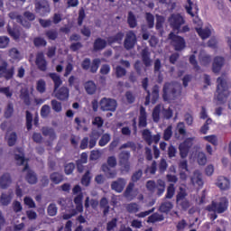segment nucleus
Instances as JSON below:
<instances>
[{
	"mask_svg": "<svg viewBox=\"0 0 231 231\" xmlns=\"http://www.w3.org/2000/svg\"><path fill=\"white\" fill-rule=\"evenodd\" d=\"M207 212H213L210 214V220L216 221L217 214H225L228 210V199L222 197L219 201L212 200L209 205L206 207Z\"/></svg>",
	"mask_w": 231,
	"mask_h": 231,
	"instance_id": "obj_1",
	"label": "nucleus"
},
{
	"mask_svg": "<svg viewBox=\"0 0 231 231\" xmlns=\"http://www.w3.org/2000/svg\"><path fill=\"white\" fill-rule=\"evenodd\" d=\"M178 91V84L176 82H166L162 88V98L164 102H171V100H176L180 95Z\"/></svg>",
	"mask_w": 231,
	"mask_h": 231,
	"instance_id": "obj_2",
	"label": "nucleus"
},
{
	"mask_svg": "<svg viewBox=\"0 0 231 231\" xmlns=\"http://www.w3.org/2000/svg\"><path fill=\"white\" fill-rule=\"evenodd\" d=\"M217 100L220 102V104H225L226 102V98L230 97V91H228V83L226 80L221 77L217 79Z\"/></svg>",
	"mask_w": 231,
	"mask_h": 231,
	"instance_id": "obj_3",
	"label": "nucleus"
},
{
	"mask_svg": "<svg viewBox=\"0 0 231 231\" xmlns=\"http://www.w3.org/2000/svg\"><path fill=\"white\" fill-rule=\"evenodd\" d=\"M146 189L151 194H154L157 189L156 195L160 198L161 196H163V193L165 192V180L159 179L157 180V184L154 180H147Z\"/></svg>",
	"mask_w": 231,
	"mask_h": 231,
	"instance_id": "obj_4",
	"label": "nucleus"
},
{
	"mask_svg": "<svg viewBox=\"0 0 231 231\" xmlns=\"http://www.w3.org/2000/svg\"><path fill=\"white\" fill-rule=\"evenodd\" d=\"M168 38L170 39L171 45L175 51H183V50L187 48V42H185V38L174 34V32H170Z\"/></svg>",
	"mask_w": 231,
	"mask_h": 231,
	"instance_id": "obj_5",
	"label": "nucleus"
},
{
	"mask_svg": "<svg viewBox=\"0 0 231 231\" xmlns=\"http://www.w3.org/2000/svg\"><path fill=\"white\" fill-rule=\"evenodd\" d=\"M100 59L96 58L92 60L89 58H85L81 62V68L84 71L90 70V73H97L98 71V68H100Z\"/></svg>",
	"mask_w": 231,
	"mask_h": 231,
	"instance_id": "obj_6",
	"label": "nucleus"
},
{
	"mask_svg": "<svg viewBox=\"0 0 231 231\" xmlns=\"http://www.w3.org/2000/svg\"><path fill=\"white\" fill-rule=\"evenodd\" d=\"M195 137H188L179 145L180 156V158H187L189 156V152H190V149H192V145H194Z\"/></svg>",
	"mask_w": 231,
	"mask_h": 231,
	"instance_id": "obj_7",
	"label": "nucleus"
},
{
	"mask_svg": "<svg viewBox=\"0 0 231 231\" xmlns=\"http://www.w3.org/2000/svg\"><path fill=\"white\" fill-rule=\"evenodd\" d=\"M15 73V68L11 67L8 69V61L3 60L0 64V79H5V80H11L14 79Z\"/></svg>",
	"mask_w": 231,
	"mask_h": 231,
	"instance_id": "obj_8",
	"label": "nucleus"
},
{
	"mask_svg": "<svg viewBox=\"0 0 231 231\" xmlns=\"http://www.w3.org/2000/svg\"><path fill=\"white\" fill-rule=\"evenodd\" d=\"M99 106L101 111H111L112 113H115L118 106V103H116V100L113 98L103 97L99 102Z\"/></svg>",
	"mask_w": 231,
	"mask_h": 231,
	"instance_id": "obj_9",
	"label": "nucleus"
},
{
	"mask_svg": "<svg viewBox=\"0 0 231 231\" xmlns=\"http://www.w3.org/2000/svg\"><path fill=\"white\" fill-rule=\"evenodd\" d=\"M129 158H131V152L129 151H122L119 153V165L125 172H129L131 171Z\"/></svg>",
	"mask_w": 231,
	"mask_h": 231,
	"instance_id": "obj_10",
	"label": "nucleus"
},
{
	"mask_svg": "<svg viewBox=\"0 0 231 231\" xmlns=\"http://www.w3.org/2000/svg\"><path fill=\"white\" fill-rule=\"evenodd\" d=\"M169 23L172 30L180 32L181 25L185 24V19L180 14H172L169 18Z\"/></svg>",
	"mask_w": 231,
	"mask_h": 231,
	"instance_id": "obj_11",
	"label": "nucleus"
},
{
	"mask_svg": "<svg viewBox=\"0 0 231 231\" xmlns=\"http://www.w3.org/2000/svg\"><path fill=\"white\" fill-rule=\"evenodd\" d=\"M136 42H138V40L136 38V33H134V31H129L126 32L125 42H124V47L129 51L133 50L134 46H136Z\"/></svg>",
	"mask_w": 231,
	"mask_h": 231,
	"instance_id": "obj_12",
	"label": "nucleus"
},
{
	"mask_svg": "<svg viewBox=\"0 0 231 231\" xmlns=\"http://www.w3.org/2000/svg\"><path fill=\"white\" fill-rule=\"evenodd\" d=\"M7 33L14 39V41H18V39H21V27H19L17 24L12 23H8L6 26Z\"/></svg>",
	"mask_w": 231,
	"mask_h": 231,
	"instance_id": "obj_13",
	"label": "nucleus"
},
{
	"mask_svg": "<svg viewBox=\"0 0 231 231\" xmlns=\"http://www.w3.org/2000/svg\"><path fill=\"white\" fill-rule=\"evenodd\" d=\"M26 171H27V174L25 176L26 181L29 182L30 185H35V183H37L38 181L37 174L35 173V171L30 170V166L28 165V163L25 164V166L22 170V172H26Z\"/></svg>",
	"mask_w": 231,
	"mask_h": 231,
	"instance_id": "obj_14",
	"label": "nucleus"
},
{
	"mask_svg": "<svg viewBox=\"0 0 231 231\" xmlns=\"http://www.w3.org/2000/svg\"><path fill=\"white\" fill-rule=\"evenodd\" d=\"M125 185H127V180L124 178H118L116 180L112 181L111 189L120 194L125 189Z\"/></svg>",
	"mask_w": 231,
	"mask_h": 231,
	"instance_id": "obj_15",
	"label": "nucleus"
},
{
	"mask_svg": "<svg viewBox=\"0 0 231 231\" xmlns=\"http://www.w3.org/2000/svg\"><path fill=\"white\" fill-rule=\"evenodd\" d=\"M35 8L36 12L40 14L42 17H46L48 14H50L51 9H50V5L45 1V2H37L35 4Z\"/></svg>",
	"mask_w": 231,
	"mask_h": 231,
	"instance_id": "obj_16",
	"label": "nucleus"
},
{
	"mask_svg": "<svg viewBox=\"0 0 231 231\" xmlns=\"http://www.w3.org/2000/svg\"><path fill=\"white\" fill-rule=\"evenodd\" d=\"M35 64L40 71H46L48 69V61H46L43 52H39L36 55Z\"/></svg>",
	"mask_w": 231,
	"mask_h": 231,
	"instance_id": "obj_17",
	"label": "nucleus"
},
{
	"mask_svg": "<svg viewBox=\"0 0 231 231\" xmlns=\"http://www.w3.org/2000/svg\"><path fill=\"white\" fill-rule=\"evenodd\" d=\"M223 66H225V58L221 56H216L212 63V71L213 73H219Z\"/></svg>",
	"mask_w": 231,
	"mask_h": 231,
	"instance_id": "obj_18",
	"label": "nucleus"
},
{
	"mask_svg": "<svg viewBox=\"0 0 231 231\" xmlns=\"http://www.w3.org/2000/svg\"><path fill=\"white\" fill-rule=\"evenodd\" d=\"M100 136H102V132H100L98 129L97 128H93L91 133L89 134V149H93V147H95V145H97V142H98V139L100 138Z\"/></svg>",
	"mask_w": 231,
	"mask_h": 231,
	"instance_id": "obj_19",
	"label": "nucleus"
},
{
	"mask_svg": "<svg viewBox=\"0 0 231 231\" xmlns=\"http://www.w3.org/2000/svg\"><path fill=\"white\" fill-rule=\"evenodd\" d=\"M58 100H68L69 98V88L68 87H61L55 94Z\"/></svg>",
	"mask_w": 231,
	"mask_h": 231,
	"instance_id": "obj_20",
	"label": "nucleus"
},
{
	"mask_svg": "<svg viewBox=\"0 0 231 231\" xmlns=\"http://www.w3.org/2000/svg\"><path fill=\"white\" fill-rule=\"evenodd\" d=\"M142 61L145 68L152 66V60H151V52L147 49H143L141 52Z\"/></svg>",
	"mask_w": 231,
	"mask_h": 231,
	"instance_id": "obj_21",
	"label": "nucleus"
},
{
	"mask_svg": "<svg viewBox=\"0 0 231 231\" xmlns=\"http://www.w3.org/2000/svg\"><path fill=\"white\" fill-rule=\"evenodd\" d=\"M12 185V175L5 172L0 177V188L8 189Z\"/></svg>",
	"mask_w": 231,
	"mask_h": 231,
	"instance_id": "obj_22",
	"label": "nucleus"
},
{
	"mask_svg": "<svg viewBox=\"0 0 231 231\" xmlns=\"http://www.w3.org/2000/svg\"><path fill=\"white\" fill-rule=\"evenodd\" d=\"M107 47V41L102 38H97L93 43V50L95 51H102V50H106Z\"/></svg>",
	"mask_w": 231,
	"mask_h": 231,
	"instance_id": "obj_23",
	"label": "nucleus"
},
{
	"mask_svg": "<svg viewBox=\"0 0 231 231\" xmlns=\"http://www.w3.org/2000/svg\"><path fill=\"white\" fill-rule=\"evenodd\" d=\"M190 181L194 187H199V189H201V187H203V179L201 177V173L198 171H194Z\"/></svg>",
	"mask_w": 231,
	"mask_h": 231,
	"instance_id": "obj_24",
	"label": "nucleus"
},
{
	"mask_svg": "<svg viewBox=\"0 0 231 231\" xmlns=\"http://www.w3.org/2000/svg\"><path fill=\"white\" fill-rule=\"evenodd\" d=\"M142 86L144 91H146L147 96L145 97L144 106H149L151 104V90H149V78H144L142 80Z\"/></svg>",
	"mask_w": 231,
	"mask_h": 231,
	"instance_id": "obj_25",
	"label": "nucleus"
},
{
	"mask_svg": "<svg viewBox=\"0 0 231 231\" xmlns=\"http://www.w3.org/2000/svg\"><path fill=\"white\" fill-rule=\"evenodd\" d=\"M138 126L140 128L147 127V112L145 111V107H143V106L140 107V116H139Z\"/></svg>",
	"mask_w": 231,
	"mask_h": 231,
	"instance_id": "obj_26",
	"label": "nucleus"
},
{
	"mask_svg": "<svg viewBox=\"0 0 231 231\" xmlns=\"http://www.w3.org/2000/svg\"><path fill=\"white\" fill-rule=\"evenodd\" d=\"M198 35L200 37V39H202V41H205L206 39H208V37H210L212 35V31H210V28L206 27V28H196L195 29Z\"/></svg>",
	"mask_w": 231,
	"mask_h": 231,
	"instance_id": "obj_27",
	"label": "nucleus"
},
{
	"mask_svg": "<svg viewBox=\"0 0 231 231\" xmlns=\"http://www.w3.org/2000/svg\"><path fill=\"white\" fill-rule=\"evenodd\" d=\"M217 186L219 187L221 190H228L230 189V180L226 177H218Z\"/></svg>",
	"mask_w": 231,
	"mask_h": 231,
	"instance_id": "obj_28",
	"label": "nucleus"
},
{
	"mask_svg": "<svg viewBox=\"0 0 231 231\" xmlns=\"http://www.w3.org/2000/svg\"><path fill=\"white\" fill-rule=\"evenodd\" d=\"M122 41H124V32H122L107 38L108 44H122Z\"/></svg>",
	"mask_w": 231,
	"mask_h": 231,
	"instance_id": "obj_29",
	"label": "nucleus"
},
{
	"mask_svg": "<svg viewBox=\"0 0 231 231\" xmlns=\"http://www.w3.org/2000/svg\"><path fill=\"white\" fill-rule=\"evenodd\" d=\"M49 77L54 82V91H57V89L62 86V79H60V75L55 72H51L49 73Z\"/></svg>",
	"mask_w": 231,
	"mask_h": 231,
	"instance_id": "obj_30",
	"label": "nucleus"
},
{
	"mask_svg": "<svg viewBox=\"0 0 231 231\" xmlns=\"http://www.w3.org/2000/svg\"><path fill=\"white\" fill-rule=\"evenodd\" d=\"M176 131L178 134H175V136L178 140L180 136H187V127L185 126V123L179 122L176 126Z\"/></svg>",
	"mask_w": 231,
	"mask_h": 231,
	"instance_id": "obj_31",
	"label": "nucleus"
},
{
	"mask_svg": "<svg viewBox=\"0 0 231 231\" xmlns=\"http://www.w3.org/2000/svg\"><path fill=\"white\" fill-rule=\"evenodd\" d=\"M50 180L52 183H54V185H59L64 181V175H62L60 172L54 171L51 173Z\"/></svg>",
	"mask_w": 231,
	"mask_h": 231,
	"instance_id": "obj_32",
	"label": "nucleus"
},
{
	"mask_svg": "<svg viewBox=\"0 0 231 231\" xmlns=\"http://www.w3.org/2000/svg\"><path fill=\"white\" fill-rule=\"evenodd\" d=\"M82 199H84V194L79 193L74 198V203L76 205V210L78 212H84V205L82 204Z\"/></svg>",
	"mask_w": 231,
	"mask_h": 231,
	"instance_id": "obj_33",
	"label": "nucleus"
},
{
	"mask_svg": "<svg viewBox=\"0 0 231 231\" xmlns=\"http://www.w3.org/2000/svg\"><path fill=\"white\" fill-rule=\"evenodd\" d=\"M42 133L43 136H49V139L53 142V140H57V134H55V130L51 127H42Z\"/></svg>",
	"mask_w": 231,
	"mask_h": 231,
	"instance_id": "obj_34",
	"label": "nucleus"
},
{
	"mask_svg": "<svg viewBox=\"0 0 231 231\" xmlns=\"http://www.w3.org/2000/svg\"><path fill=\"white\" fill-rule=\"evenodd\" d=\"M127 24L129 28H136L138 26V20H136V16L133 11L128 12Z\"/></svg>",
	"mask_w": 231,
	"mask_h": 231,
	"instance_id": "obj_35",
	"label": "nucleus"
},
{
	"mask_svg": "<svg viewBox=\"0 0 231 231\" xmlns=\"http://www.w3.org/2000/svg\"><path fill=\"white\" fill-rule=\"evenodd\" d=\"M99 207L100 208H103V215L107 216L109 214V200H107V198L103 197L99 201Z\"/></svg>",
	"mask_w": 231,
	"mask_h": 231,
	"instance_id": "obj_36",
	"label": "nucleus"
},
{
	"mask_svg": "<svg viewBox=\"0 0 231 231\" xmlns=\"http://www.w3.org/2000/svg\"><path fill=\"white\" fill-rule=\"evenodd\" d=\"M125 210L128 212V214H136L140 212V205H138L136 202H131L126 204Z\"/></svg>",
	"mask_w": 231,
	"mask_h": 231,
	"instance_id": "obj_37",
	"label": "nucleus"
},
{
	"mask_svg": "<svg viewBox=\"0 0 231 231\" xmlns=\"http://www.w3.org/2000/svg\"><path fill=\"white\" fill-rule=\"evenodd\" d=\"M188 5H185L184 8L187 12V14H189V15H190L191 17H195L196 14H194V12H192V8H194V10H196V14H198V5H194V3H192V0H187Z\"/></svg>",
	"mask_w": 231,
	"mask_h": 231,
	"instance_id": "obj_38",
	"label": "nucleus"
},
{
	"mask_svg": "<svg viewBox=\"0 0 231 231\" xmlns=\"http://www.w3.org/2000/svg\"><path fill=\"white\" fill-rule=\"evenodd\" d=\"M134 189V182H129L124 192V196L125 198H126V199H134V197H133Z\"/></svg>",
	"mask_w": 231,
	"mask_h": 231,
	"instance_id": "obj_39",
	"label": "nucleus"
},
{
	"mask_svg": "<svg viewBox=\"0 0 231 231\" xmlns=\"http://www.w3.org/2000/svg\"><path fill=\"white\" fill-rule=\"evenodd\" d=\"M142 136L144 142L147 143V145H152V134L151 133V130H143Z\"/></svg>",
	"mask_w": 231,
	"mask_h": 231,
	"instance_id": "obj_40",
	"label": "nucleus"
},
{
	"mask_svg": "<svg viewBox=\"0 0 231 231\" xmlns=\"http://www.w3.org/2000/svg\"><path fill=\"white\" fill-rule=\"evenodd\" d=\"M85 91L88 95H95L97 93V85L93 81H88L85 84Z\"/></svg>",
	"mask_w": 231,
	"mask_h": 231,
	"instance_id": "obj_41",
	"label": "nucleus"
},
{
	"mask_svg": "<svg viewBox=\"0 0 231 231\" xmlns=\"http://www.w3.org/2000/svg\"><path fill=\"white\" fill-rule=\"evenodd\" d=\"M12 193L6 194L2 193L0 197V203L3 205V207H8L10 203H12Z\"/></svg>",
	"mask_w": 231,
	"mask_h": 231,
	"instance_id": "obj_42",
	"label": "nucleus"
},
{
	"mask_svg": "<svg viewBox=\"0 0 231 231\" xmlns=\"http://www.w3.org/2000/svg\"><path fill=\"white\" fill-rule=\"evenodd\" d=\"M160 98V87L158 85L153 86L152 90V104L154 105Z\"/></svg>",
	"mask_w": 231,
	"mask_h": 231,
	"instance_id": "obj_43",
	"label": "nucleus"
},
{
	"mask_svg": "<svg viewBox=\"0 0 231 231\" xmlns=\"http://www.w3.org/2000/svg\"><path fill=\"white\" fill-rule=\"evenodd\" d=\"M102 171L106 174L107 178H110L111 180L116 178V171H111L107 164L102 165Z\"/></svg>",
	"mask_w": 231,
	"mask_h": 231,
	"instance_id": "obj_44",
	"label": "nucleus"
},
{
	"mask_svg": "<svg viewBox=\"0 0 231 231\" xmlns=\"http://www.w3.org/2000/svg\"><path fill=\"white\" fill-rule=\"evenodd\" d=\"M187 196H188L187 189L180 187L179 189L178 194L176 195V203L180 204V201H183L184 199H186Z\"/></svg>",
	"mask_w": 231,
	"mask_h": 231,
	"instance_id": "obj_45",
	"label": "nucleus"
},
{
	"mask_svg": "<svg viewBox=\"0 0 231 231\" xmlns=\"http://www.w3.org/2000/svg\"><path fill=\"white\" fill-rule=\"evenodd\" d=\"M172 202L167 201L161 204L159 210L163 214H169L172 210Z\"/></svg>",
	"mask_w": 231,
	"mask_h": 231,
	"instance_id": "obj_46",
	"label": "nucleus"
},
{
	"mask_svg": "<svg viewBox=\"0 0 231 231\" xmlns=\"http://www.w3.org/2000/svg\"><path fill=\"white\" fill-rule=\"evenodd\" d=\"M111 142V134H104L101 135V138L98 142L99 147H106Z\"/></svg>",
	"mask_w": 231,
	"mask_h": 231,
	"instance_id": "obj_47",
	"label": "nucleus"
},
{
	"mask_svg": "<svg viewBox=\"0 0 231 231\" xmlns=\"http://www.w3.org/2000/svg\"><path fill=\"white\" fill-rule=\"evenodd\" d=\"M20 98L23 101L25 106H31L32 100L30 99V92H28V90L21 91Z\"/></svg>",
	"mask_w": 231,
	"mask_h": 231,
	"instance_id": "obj_48",
	"label": "nucleus"
},
{
	"mask_svg": "<svg viewBox=\"0 0 231 231\" xmlns=\"http://www.w3.org/2000/svg\"><path fill=\"white\" fill-rule=\"evenodd\" d=\"M25 115L27 131H32V127L33 126V115H32V113L28 110L25 112Z\"/></svg>",
	"mask_w": 231,
	"mask_h": 231,
	"instance_id": "obj_49",
	"label": "nucleus"
},
{
	"mask_svg": "<svg viewBox=\"0 0 231 231\" xmlns=\"http://www.w3.org/2000/svg\"><path fill=\"white\" fill-rule=\"evenodd\" d=\"M47 44L48 42H46L42 37H35L33 39V45L35 48H44Z\"/></svg>",
	"mask_w": 231,
	"mask_h": 231,
	"instance_id": "obj_50",
	"label": "nucleus"
},
{
	"mask_svg": "<svg viewBox=\"0 0 231 231\" xmlns=\"http://www.w3.org/2000/svg\"><path fill=\"white\" fill-rule=\"evenodd\" d=\"M165 219V217L163 215L153 213L148 217V223H157V221H163Z\"/></svg>",
	"mask_w": 231,
	"mask_h": 231,
	"instance_id": "obj_51",
	"label": "nucleus"
},
{
	"mask_svg": "<svg viewBox=\"0 0 231 231\" xmlns=\"http://www.w3.org/2000/svg\"><path fill=\"white\" fill-rule=\"evenodd\" d=\"M174 194H176V188L174 187V184L171 183L167 188L165 195L166 199H172V198H174Z\"/></svg>",
	"mask_w": 231,
	"mask_h": 231,
	"instance_id": "obj_52",
	"label": "nucleus"
},
{
	"mask_svg": "<svg viewBox=\"0 0 231 231\" xmlns=\"http://www.w3.org/2000/svg\"><path fill=\"white\" fill-rule=\"evenodd\" d=\"M36 91L38 93H46V81L44 79H39L36 83Z\"/></svg>",
	"mask_w": 231,
	"mask_h": 231,
	"instance_id": "obj_53",
	"label": "nucleus"
},
{
	"mask_svg": "<svg viewBox=\"0 0 231 231\" xmlns=\"http://www.w3.org/2000/svg\"><path fill=\"white\" fill-rule=\"evenodd\" d=\"M91 172L89 171H87L85 174L81 178V184L84 185V187H89V183H91Z\"/></svg>",
	"mask_w": 231,
	"mask_h": 231,
	"instance_id": "obj_54",
	"label": "nucleus"
},
{
	"mask_svg": "<svg viewBox=\"0 0 231 231\" xmlns=\"http://www.w3.org/2000/svg\"><path fill=\"white\" fill-rule=\"evenodd\" d=\"M199 62L201 66H208L212 62V56L208 54H204L199 57Z\"/></svg>",
	"mask_w": 231,
	"mask_h": 231,
	"instance_id": "obj_55",
	"label": "nucleus"
},
{
	"mask_svg": "<svg viewBox=\"0 0 231 231\" xmlns=\"http://www.w3.org/2000/svg\"><path fill=\"white\" fill-rule=\"evenodd\" d=\"M145 19L148 24V28L150 30L154 28V15L151 13H145Z\"/></svg>",
	"mask_w": 231,
	"mask_h": 231,
	"instance_id": "obj_56",
	"label": "nucleus"
},
{
	"mask_svg": "<svg viewBox=\"0 0 231 231\" xmlns=\"http://www.w3.org/2000/svg\"><path fill=\"white\" fill-rule=\"evenodd\" d=\"M51 106L55 113H60V111H62V103L57 101L56 99H52L51 101Z\"/></svg>",
	"mask_w": 231,
	"mask_h": 231,
	"instance_id": "obj_57",
	"label": "nucleus"
},
{
	"mask_svg": "<svg viewBox=\"0 0 231 231\" xmlns=\"http://www.w3.org/2000/svg\"><path fill=\"white\" fill-rule=\"evenodd\" d=\"M13 115H14V104L8 103L5 110L4 116L5 118H12Z\"/></svg>",
	"mask_w": 231,
	"mask_h": 231,
	"instance_id": "obj_58",
	"label": "nucleus"
},
{
	"mask_svg": "<svg viewBox=\"0 0 231 231\" xmlns=\"http://www.w3.org/2000/svg\"><path fill=\"white\" fill-rule=\"evenodd\" d=\"M160 113H162V106L157 105L152 111L153 122H160Z\"/></svg>",
	"mask_w": 231,
	"mask_h": 231,
	"instance_id": "obj_59",
	"label": "nucleus"
},
{
	"mask_svg": "<svg viewBox=\"0 0 231 231\" xmlns=\"http://www.w3.org/2000/svg\"><path fill=\"white\" fill-rule=\"evenodd\" d=\"M125 75H127V70L125 68L120 65L116 67V79H122V77H125Z\"/></svg>",
	"mask_w": 231,
	"mask_h": 231,
	"instance_id": "obj_60",
	"label": "nucleus"
},
{
	"mask_svg": "<svg viewBox=\"0 0 231 231\" xmlns=\"http://www.w3.org/2000/svg\"><path fill=\"white\" fill-rule=\"evenodd\" d=\"M89 203L92 208H97V207H98V200L95 199L89 200V197H87L85 199V208H89Z\"/></svg>",
	"mask_w": 231,
	"mask_h": 231,
	"instance_id": "obj_61",
	"label": "nucleus"
},
{
	"mask_svg": "<svg viewBox=\"0 0 231 231\" xmlns=\"http://www.w3.org/2000/svg\"><path fill=\"white\" fill-rule=\"evenodd\" d=\"M197 162L199 165H207V154L203 152H199L197 155Z\"/></svg>",
	"mask_w": 231,
	"mask_h": 231,
	"instance_id": "obj_62",
	"label": "nucleus"
},
{
	"mask_svg": "<svg viewBox=\"0 0 231 231\" xmlns=\"http://www.w3.org/2000/svg\"><path fill=\"white\" fill-rule=\"evenodd\" d=\"M118 223V218L114 217L111 219V221H108L106 223V231H113L115 228H116Z\"/></svg>",
	"mask_w": 231,
	"mask_h": 231,
	"instance_id": "obj_63",
	"label": "nucleus"
},
{
	"mask_svg": "<svg viewBox=\"0 0 231 231\" xmlns=\"http://www.w3.org/2000/svg\"><path fill=\"white\" fill-rule=\"evenodd\" d=\"M57 211H58V208L56 204L51 203L48 206V208H47L48 216H51V217H53L54 216H57Z\"/></svg>",
	"mask_w": 231,
	"mask_h": 231,
	"instance_id": "obj_64",
	"label": "nucleus"
}]
</instances>
